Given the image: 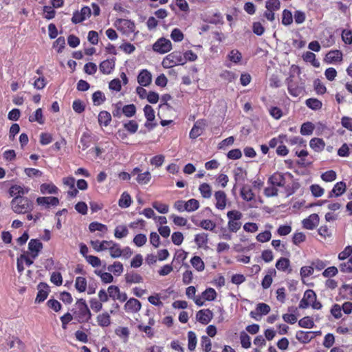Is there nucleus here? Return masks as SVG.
I'll use <instances>...</instances> for the list:
<instances>
[{"mask_svg": "<svg viewBox=\"0 0 352 352\" xmlns=\"http://www.w3.org/2000/svg\"><path fill=\"white\" fill-rule=\"evenodd\" d=\"M73 316L79 323L87 322L91 319L92 314L84 299L77 300Z\"/></svg>", "mask_w": 352, "mask_h": 352, "instance_id": "1", "label": "nucleus"}, {"mask_svg": "<svg viewBox=\"0 0 352 352\" xmlns=\"http://www.w3.org/2000/svg\"><path fill=\"white\" fill-rule=\"evenodd\" d=\"M12 210L17 214H25L33 209V204L28 197H16L11 202Z\"/></svg>", "mask_w": 352, "mask_h": 352, "instance_id": "2", "label": "nucleus"}, {"mask_svg": "<svg viewBox=\"0 0 352 352\" xmlns=\"http://www.w3.org/2000/svg\"><path fill=\"white\" fill-rule=\"evenodd\" d=\"M184 65V58H182L181 52L175 51L167 55L162 60L164 68H171L175 65Z\"/></svg>", "mask_w": 352, "mask_h": 352, "instance_id": "3", "label": "nucleus"}, {"mask_svg": "<svg viewBox=\"0 0 352 352\" xmlns=\"http://www.w3.org/2000/svg\"><path fill=\"white\" fill-rule=\"evenodd\" d=\"M114 25L119 31L126 35H129L134 32L135 29V25L133 21L124 19H117L115 21Z\"/></svg>", "mask_w": 352, "mask_h": 352, "instance_id": "4", "label": "nucleus"}, {"mask_svg": "<svg viewBox=\"0 0 352 352\" xmlns=\"http://www.w3.org/2000/svg\"><path fill=\"white\" fill-rule=\"evenodd\" d=\"M227 216L229 219V230L232 232H236L239 230L241 226L240 222L241 214L238 211L232 210L228 212Z\"/></svg>", "mask_w": 352, "mask_h": 352, "instance_id": "5", "label": "nucleus"}, {"mask_svg": "<svg viewBox=\"0 0 352 352\" xmlns=\"http://www.w3.org/2000/svg\"><path fill=\"white\" fill-rule=\"evenodd\" d=\"M217 297L216 291L211 287L207 288L205 291H204L200 296H199L198 298L195 299V303L199 306H203L204 305V301H212L214 300Z\"/></svg>", "mask_w": 352, "mask_h": 352, "instance_id": "6", "label": "nucleus"}, {"mask_svg": "<svg viewBox=\"0 0 352 352\" xmlns=\"http://www.w3.org/2000/svg\"><path fill=\"white\" fill-rule=\"evenodd\" d=\"M172 49V43L170 40L165 38H159L153 45L154 51L160 54H165Z\"/></svg>", "mask_w": 352, "mask_h": 352, "instance_id": "7", "label": "nucleus"}, {"mask_svg": "<svg viewBox=\"0 0 352 352\" xmlns=\"http://www.w3.org/2000/svg\"><path fill=\"white\" fill-rule=\"evenodd\" d=\"M132 175H137L136 181L140 185H146L149 183L151 179V174L149 171L141 173L139 167H135L131 172Z\"/></svg>", "mask_w": 352, "mask_h": 352, "instance_id": "8", "label": "nucleus"}, {"mask_svg": "<svg viewBox=\"0 0 352 352\" xmlns=\"http://www.w3.org/2000/svg\"><path fill=\"white\" fill-rule=\"evenodd\" d=\"M91 14V9L88 6H84L80 11H76L73 14L72 21L74 24L81 23L89 18Z\"/></svg>", "mask_w": 352, "mask_h": 352, "instance_id": "9", "label": "nucleus"}, {"mask_svg": "<svg viewBox=\"0 0 352 352\" xmlns=\"http://www.w3.org/2000/svg\"><path fill=\"white\" fill-rule=\"evenodd\" d=\"M36 204L46 209L51 206H57L60 204L59 199L56 197H38L36 199Z\"/></svg>", "mask_w": 352, "mask_h": 352, "instance_id": "10", "label": "nucleus"}, {"mask_svg": "<svg viewBox=\"0 0 352 352\" xmlns=\"http://www.w3.org/2000/svg\"><path fill=\"white\" fill-rule=\"evenodd\" d=\"M294 76L291 75L286 79V83L287 85V89L289 93L294 97L299 96L302 94L304 89L303 87L297 85L294 81Z\"/></svg>", "mask_w": 352, "mask_h": 352, "instance_id": "11", "label": "nucleus"}, {"mask_svg": "<svg viewBox=\"0 0 352 352\" xmlns=\"http://www.w3.org/2000/svg\"><path fill=\"white\" fill-rule=\"evenodd\" d=\"M207 122L206 120L201 119L196 121L190 131V138L191 139H196L197 138L200 136L202 134L203 131H204Z\"/></svg>", "mask_w": 352, "mask_h": 352, "instance_id": "12", "label": "nucleus"}, {"mask_svg": "<svg viewBox=\"0 0 352 352\" xmlns=\"http://www.w3.org/2000/svg\"><path fill=\"white\" fill-rule=\"evenodd\" d=\"M43 248V244L38 239H31L28 243V252L32 258H36Z\"/></svg>", "mask_w": 352, "mask_h": 352, "instance_id": "13", "label": "nucleus"}, {"mask_svg": "<svg viewBox=\"0 0 352 352\" xmlns=\"http://www.w3.org/2000/svg\"><path fill=\"white\" fill-rule=\"evenodd\" d=\"M142 308V304L136 298H130L128 300H126L124 309L126 312L135 314L138 313Z\"/></svg>", "mask_w": 352, "mask_h": 352, "instance_id": "14", "label": "nucleus"}, {"mask_svg": "<svg viewBox=\"0 0 352 352\" xmlns=\"http://www.w3.org/2000/svg\"><path fill=\"white\" fill-rule=\"evenodd\" d=\"M29 188L25 187L21 185H12L9 189V195L12 197L13 199L16 197H24L23 195H26L29 192Z\"/></svg>", "mask_w": 352, "mask_h": 352, "instance_id": "15", "label": "nucleus"}, {"mask_svg": "<svg viewBox=\"0 0 352 352\" xmlns=\"http://www.w3.org/2000/svg\"><path fill=\"white\" fill-rule=\"evenodd\" d=\"M213 313L209 309H201L197 311L196 319L203 324H207L212 319Z\"/></svg>", "mask_w": 352, "mask_h": 352, "instance_id": "16", "label": "nucleus"}, {"mask_svg": "<svg viewBox=\"0 0 352 352\" xmlns=\"http://www.w3.org/2000/svg\"><path fill=\"white\" fill-rule=\"evenodd\" d=\"M152 82L151 73L147 69H142L138 76V82L140 86L147 87Z\"/></svg>", "mask_w": 352, "mask_h": 352, "instance_id": "17", "label": "nucleus"}, {"mask_svg": "<svg viewBox=\"0 0 352 352\" xmlns=\"http://www.w3.org/2000/svg\"><path fill=\"white\" fill-rule=\"evenodd\" d=\"M319 221L320 218L317 214H311L302 221L303 228L307 230H313L318 225Z\"/></svg>", "mask_w": 352, "mask_h": 352, "instance_id": "18", "label": "nucleus"}, {"mask_svg": "<svg viewBox=\"0 0 352 352\" xmlns=\"http://www.w3.org/2000/svg\"><path fill=\"white\" fill-rule=\"evenodd\" d=\"M115 67V59L103 60L99 65L100 71L104 74H111Z\"/></svg>", "mask_w": 352, "mask_h": 352, "instance_id": "19", "label": "nucleus"}, {"mask_svg": "<svg viewBox=\"0 0 352 352\" xmlns=\"http://www.w3.org/2000/svg\"><path fill=\"white\" fill-rule=\"evenodd\" d=\"M268 183L272 186L283 187L285 184V178L283 173H275L270 177L268 179Z\"/></svg>", "mask_w": 352, "mask_h": 352, "instance_id": "20", "label": "nucleus"}, {"mask_svg": "<svg viewBox=\"0 0 352 352\" xmlns=\"http://www.w3.org/2000/svg\"><path fill=\"white\" fill-rule=\"evenodd\" d=\"M315 337L313 331H298L296 334V338L302 343H308Z\"/></svg>", "mask_w": 352, "mask_h": 352, "instance_id": "21", "label": "nucleus"}, {"mask_svg": "<svg viewBox=\"0 0 352 352\" xmlns=\"http://www.w3.org/2000/svg\"><path fill=\"white\" fill-rule=\"evenodd\" d=\"M58 191V188L53 183H44L40 186V192L43 195H56Z\"/></svg>", "mask_w": 352, "mask_h": 352, "instance_id": "22", "label": "nucleus"}, {"mask_svg": "<svg viewBox=\"0 0 352 352\" xmlns=\"http://www.w3.org/2000/svg\"><path fill=\"white\" fill-rule=\"evenodd\" d=\"M215 206L219 210H223L226 206V195L223 191H217L214 194Z\"/></svg>", "mask_w": 352, "mask_h": 352, "instance_id": "23", "label": "nucleus"}, {"mask_svg": "<svg viewBox=\"0 0 352 352\" xmlns=\"http://www.w3.org/2000/svg\"><path fill=\"white\" fill-rule=\"evenodd\" d=\"M96 321L102 328L107 327L111 324V316L107 311L100 314L96 317Z\"/></svg>", "mask_w": 352, "mask_h": 352, "instance_id": "24", "label": "nucleus"}, {"mask_svg": "<svg viewBox=\"0 0 352 352\" xmlns=\"http://www.w3.org/2000/svg\"><path fill=\"white\" fill-rule=\"evenodd\" d=\"M144 113L147 120V122L144 124L145 126L148 129H152L153 125L150 124L148 122H151L155 119V111L153 107L151 105L146 104L144 107Z\"/></svg>", "mask_w": 352, "mask_h": 352, "instance_id": "25", "label": "nucleus"}, {"mask_svg": "<svg viewBox=\"0 0 352 352\" xmlns=\"http://www.w3.org/2000/svg\"><path fill=\"white\" fill-rule=\"evenodd\" d=\"M325 60L329 63L341 61L342 60V53L340 50H333L328 52Z\"/></svg>", "mask_w": 352, "mask_h": 352, "instance_id": "26", "label": "nucleus"}, {"mask_svg": "<svg viewBox=\"0 0 352 352\" xmlns=\"http://www.w3.org/2000/svg\"><path fill=\"white\" fill-rule=\"evenodd\" d=\"M38 292L36 295V302L39 303L43 302L47 298L48 296V289L47 285L43 283L38 285Z\"/></svg>", "mask_w": 352, "mask_h": 352, "instance_id": "27", "label": "nucleus"}, {"mask_svg": "<svg viewBox=\"0 0 352 352\" xmlns=\"http://www.w3.org/2000/svg\"><path fill=\"white\" fill-rule=\"evenodd\" d=\"M309 145L315 151L320 152L324 149L325 143L321 138H314L310 140Z\"/></svg>", "mask_w": 352, "mask_h": 352, "instance_id": "28", "label": "nucleus"}, {"mask_svg": "<svg viewBox=\"0 0 352 352\" xmlns=\"http://www.w3.org/2000/svg\"><path fill=\"white\" fill-rule=\"evenodd\" d=\"M125 280L127 283H142L143 278L141 275L135 272H129L125 274Z\"/></svg>", "mask_w": 352, "mask_h": 352, "instance_id": "29", "label": "nucleus"}, {"mask_svg": "<svg viewBox=\"0 0 352 352\" xmlns=\"http://www.w3.org/2000/svg\"><path fill=\"white\" fill-rule=\"evenodd\" d=\"M110 256L113 258H119L122 256L121 247L120 245L112 241L109 248Z\"/></svg>", "mask_w": 352, "mask_h": 352, "instance_id": "30", "label": "nucleus"}, {"mask_svg": "<svg viewBox=\"0 0 352 352\" xmlns=\"http://www.w3.org/2000/svg\"><path fill=\"white\" fill-rule=\"evenodd\" d=\"M132 200L130 195L124 192L118 201V206L122 208H129L131 204Z\"/></svg>", "mask_w": 352, "mask_h": 352, "instance_id": "31", "label": "nucleus"}, {"mask_svg": "<svg viewBox=\"0 0 352 352\" xmlns=\"http://www.w3.org/2000/svg\"><path fill=\"white\" fill-rule=\"evenodd\" d=\"M109 272L113 273L115 276H120L124 271L123 265L119 261H115L112 265L108 266Z\"/></svg>", "mask_w": 352, "mask_h": 352, "instance_id": "32", "label": "nucleus"}, {"mask_svg": "<svg viewBox=\"0 0 352 352\" xmlns=\"http://www.w3.org/2000/svg\"><path fill=\"white\" fill-rule=\"evenodd\" d=\"M111 121V116L107 111H102L98 115V122L100 125L107 126Z\"/></svg>", "mask_w": 352, "mask_h": 352, "instance_id": "33", "label": "nucleus"}, {"mask_svg": "<svg viewBox=\"0 0 352 352\" xmlns=\"http://www.w3.org/2000/svg\"><path fill=\"white\" fill-rule=\"evenodd\" d=\"M276 274V270L274 269H270L268 271V274H266L261 283L263 289H268L272 283V276Z\"/></svg>", "mask_w": 352, "mask_h": 352, "instance_id": "34", "label": "nucleus"}, {"mask_svg": "<svg viewBox=\"0 0 352 352\" xmlns=\"http://www.w3.org/2000/svg\"><path fill=\"white\" fill-rule=\"evenodd\" d=\"M89 230L91 232L99 231L102 233H106L108 230V228L106 225L99 223L98 221L91 222L89 226Z\"/></svg>", "mask_w": 352, "mask_h": 352, "instance_id": "35", "label": "nucleus"}, {"mask_svg": "<svg viewBox=\"0 0 352 352\" xmlns=\"http://www.w3.org/2000/svg\"><path fill=\"white\" fill-rule=\"evenodd\" d=\"M29 121L30 122H36L40 124H43L45 122V120L43 116V111L41 108L37 109L34 113L29 117Z\"/></svg>", "mask_w": 352, "mask_h": 352, "instance_id": "36", "label": "nucleus"}, {"mask_svg": "<svg viewBox=\"0 0 352 352\" xmlns=\"http://www.w3.org/2000/svg\"><path fill=\"white\" fill-rule=\"evenodd\" d=\"M129 234V230L126 226L120 225L116 227L114 230V236L116 239H122L126 237Z\"/></svg>", "mask_w": 352, "mask_h": 352, "instance_id": "37", "label": "nucleus"}, {"mask_svg": "<svg viewBox=\"0 0 352 352\" xmlns=\"http://www.w3.org/2000/svg\"><path fill=\"white\" fill-rule=\"evenodd\" d=\"M87 283L85 278L78 276L75 280V288L80 293L85 292Z\"/></svg>", "mask_w": 352, "mask_h": 352, "instance_id": "38", "label": "nucleus"}, {"mask_svg": "<svg viewBox=\"0 0 352 352\" xmlns=\"http://www.w3.org/2000/svg\"><path fill=\"white\" fill-rule=\"evenodd\" d=\"M346 186L345 182H339L336 183L333 189L332 192H334V196L336 197H338L340 195H342L344 192L346 191Z\"/></svg>", "mask_w": 352, "mask_h": 352, "instance_id": "39", "label": "nucleus"}, {"mask_svg": "<svg viewBox=\"0 0 352 352\" xmlns=\"http://www.w3.org/2000/svg\"><path fill=\"white\" fill-rule=\"evenodd\" d=\"M197 342V336L195 332L190 331L188 332V349L192 351L195 349Z\"/></svg>", "mask_w": 352, "mask_h": 352, "instance_id": "40", "label": "nucleus"}, {"mask_svg": "<svg viewBox=\"0 0 352 352\" xmlns=\"http://www.w3.org/2000/svg\"><path fill=\"white\" fill-rule=\"evenodd\" d=\"M190 263L192 267L199 272H202L205 268V265L202 259L198 256H195L190 259Z\"/></svg>", "mask_w": 352, "mask_h": 352, "instance_id": "41", "label": "nucleus"}, {"mask_svg": "<svg viewBox=\"0 0 352 352\" xmlns=\"http://www.w3.org/2000/svg\"><path fill=\"white\" fill-rule=\"evenodd\" d=\"M199 190L201 196L205 199H209L212 195V189L207 183L201 184L199 187Z\"/></svg>", "mask_w": 352, "mask_h": 352, "instance_id": "42", "label": "nucleus"}, {"mask_svg": "<svg viewBox=\"0 0 352 352\" xmlns=\"http://www.w3.org/2000/svg\"><path fill=\"white\" fill-rule=\"evenodd\" d=\"M95 274L100 276L102 283L107 284L113 280V277L110 272H103L101 270H95Z\"/></svg>", "mask_w": 352, "mask_h": 352, "instance_id": "43", "label": "nucleus"}, {"mask_svg": "<svg viewBox=\"0 0 352 352\" xmlns=\"http://www.w3.org/2000/svg\"><path fill=\"white\" fill-rule=\"evenodd\" d=\"M290 266V261L288 258L281 257L279 258L276 263V267L283 272L287 271V269H289Z\"/></svg>", "mask_w": 352, "mask_h": 352, "instance_id": "44", "label": "nucleus"}, {"mask_svg": "<svg viewBox=\"0 0 352 352\" xmlns=\"http://www.w3.org/2000/svg\"><path fill=\"white\" fill-rule=\"evenodd\" d=\"M314 124L310 122H305L300 128V133L303 135H310L314 130Z\"/></svg>", "mask_w": 352, "mask_h": 352, "instance_id": "45", "label": "nucleus"}, {"mask_svg": "<svg viewBox=\"0 0 352 352\" xmlns=\"http://www.w3.org/2000/svg\"><path fill=\"white\" fill-rule=\"evenodd\" d=\"M122 112L127 118L133 117L136 113V107L133 104L124 105L122 107Z\"/></svg>", "mask_w": 352, "mask_h": 352, "instance_id": "46", "label": "nucleus"}, {"mask_svg": "<svg viewBox=\"0 0 352 352\" xmlns=\"http://www.w3.org/2000/svg\"><path fill=\"white\" fill-rule=\"evenodd\" d=\"M195 242L199 248H202L208 243V234L206 233L197 234L195 236Z\"/></svg>", "mask_w": 352, "mask_h": 352, "instance_id": "47", "label": "nucleus"}, {"mask_svg": "<svg viewBox=\"0 0 352 352\" xmlns=\"http://www.w3.org/2000/svg\"><path fill=\"white\" fill-rule=\"evenodd\" d=\"M152 206L155 208L158 212L161 214H166L168 212L169 206L168 204L161 203L160 201H153L152 203Z\"/></svg>", "mask_w": 352, "mask_h": 352, "instance_id": "48", "label": "nucleus"}, {"mask_svg": "<svg viewBox=\"0 0 352 352\" xmlns=\"http://www.w3.org/2000/svg\"><path fill=\"white\" fill-rule=\"evenodd\" d=\"M282 23L284 25H291L293 22V16L292 12L287 9H285L282 13Z\"/></svg>", "mask_w": 352, "mask_h": 352, "instance_id": "49", "label": "nucleus"}, {"mask_svg": "<svg viewBox=\"0 0 352 352\" xmlns=\"http://www.w3.org/2000/svg\"><path fill=\"white\" fill-rule=\"evenodd\" d=\"M306 105L313 109L318 110L322 107V102L316 98H309L305 101Z\"/></svg>", "mask_w": 352, "mask_h": 352, "instance_id": "50", "label": "nucleus"}, {"mask_svg": "<svg viewBox=\"0 0 352 352\" xmlns=\"http://www.w3.org/2000/svg\"><path fill=\"white\" fill-rule=\"evenodd\" d=\"M199 207V202L195 199H190L186 201V211L190 212L195 211Z\"/></svg>", "mask_w": 352, "mask_h": 352, "instance_id": "51", "label": "nucleus"}, {"mask_svg": "<svg viewBox=\"0 0 352 352\" xmlns=\"http://www.w3.org/2000/svg\"><path fill=\"white\" fill-rule=\"evenodd\" d=\"M124 128L130 133H135L138 129V124L136 121L131 120L124 123Z\"/></svg>", "mask_w": 352, "mask_h": 352, "instance_id": "52", "label": "nucleus"}, {"mask_svg": "<svg viewBox=\"0 0 352 352\" xmlns=\"http://www.w3.org/2000/svg\"><path fill=\"white\" fill-rule=\"evenodd\" d=\"M92 100L94 105H100L105 100L104 94L100 91H97L93 94Z\"/></svg>", "mask_w": 352, "mask_h": 352, "instance_id": "53", "label": "nucleus"}, {"mask_svg": "<svg viewBox=\"0 0 352 352\" xmlns=\"http://www.w3.org/2000/svg\"><path fill=\"white\" fill-rule=\"evenodd\" d=\"M72 108L76 113H81L85 109V104L80 99H76L73 102Z\"/></svg>", "mask_w": 352, "mask_h": 352, "instance_id": "54", "label": "nucleus"}, {"mask_svg": "<svg viewBox=\"0 0 352 352\" xmlns=\"http://www.w3.org/2000/svg\"><path fill=\"white\" fill-rule=\"evenodd\" d=\"M342 40L346 44H352V30L349 29H344L342 31Z\"/></svg>", "mask_w": 352, "mask_h": 352, "instance_id": "55", "label": "nucleus"}, {"mask_svg": "<svg viewBox=\"0 0 352 352\" xmlns=\"http://www.w3.org/2000/svg\"><path fill=\"white\" fill-rule=\"evenodd\" d=\"M201 346L204 352H209L212 348L211 340L208 336H203L201 338Z\"/></svg>", "mask_w": 352, "mask_h": 352, "instance_id": "56", "label": "nucleus"}, {"mask_svg": "<svg viewBox=\"0 0 352 352\" xmlns=\"http://www.w3.org/2000/svg\"><path fill=\"white\" fill-rule=\"evenodd\" d=\"M298 325L303 328L311 329L314 327V322L310 317L306 316L298 321Z\"/></svg>", "mask_w": 352, "mask_h": 352, "instance_id": "57", "label": "nucleus"}, {"mask_svg": "<svg viewBox=\"0 0 352 352\" xmlns=\"http://www.w3.org/2000/svg\"><path fill=\"white\" fill-rule=\"evenodd\" d=\"M336 173L333 170H330L322 173L321 178L326 182H331L336 179Z\"/></svg>", "mask_w": 352, "mask_h": 352, "instance_id": "58", "label": "nucleus"}, {"mask_svg": "<svg viewBox=\"0 0 352 352\" xmlns=\"http://www.w3.org/2000/svg\"><path fill=\"white\" fill-rule=\"evenodd\" d=\"M24 173L29 177H40L43 175L40 170L34 168H25Z\"/></svg>", "mask_w": 352, "mask_h": 352, "instance_id": "59", "label": "nucleus"}, {"mask_svg": "<svg viewBox=\"0 0 352 352\" xmlns=\"http://www.w3.org/2000/svg\"><path fill=\"white\" fill-rule=\"evenodd\" d=\"M199 226L206 230H212L216 227L215 223L209 219L202 220Z\"/></svg>", "mask_w": 352, "mask_h": 352, "instance_id": "60", "label": "nucleus"}, {"mask_svg": "<svg viewBox=\"0 0 352 352\" xmlns=\"http://www.w3.org/2000/svg\"><path fill=\"white\" fill-rule=\"evenodd\" d=\"M80 143L82 150L87 148L90 146L91 143L90 135L87 133H84L80 138Z\"/></svg>", "mask_w": 352, "mask_h": 352, "instance_id": "61", "label": "nucleus"}, {"mask_svg": "<svg viewBox=\"0 0 352 352\" xmlns=\"http://www.w3.org/2000/svg\"><path fill=\"white\" fill-rule=\"evenodd\" d=\"M265 7L267 10H278L280 7V2L279 0H268L266 1Z\"/></svg>", "mask_w": 352, "mask_h": 352, "instance_id": "62", "label": "nucleus"}, {"mask_svg": "<svg viewBox=\"0 0 352 352\" xmlns=\"http://www.w3.org/2000/svg\"><path fill=\"white\" fill-rule=\"evenodd\" d=\"M171 38L175 42H180L184 39V34L178 28H174L170 34Z\"/></svg>", "mask_w": 352, "mask_h": 352, "instance_id": "63", "label": "nucleus"}, {"mask_svg": "<svg viewBox=\"0 0 352 352\" xmlns=\"http://www.w3.org/2000/svg\"><path fill=\"white\" fill-rule=\"evenodd\" d=\"M310 190L315 197H320L324 194V189L318 184H312Z\"/></svg>", "mask_w": 352, "mask_h": 352, "instance_id": "64", "label": "nucleus"}]
</instances>
